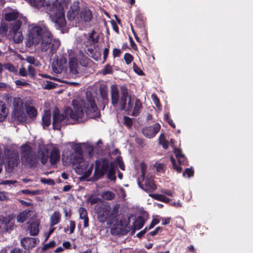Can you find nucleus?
<instances>
[{"label":"nucleus","mask_w":253,"mask_h":253,"mask_svg":"<svg viewBox=\"0 0 253 253\" xmlns=\"http://www.w3.org/2000/svg\"><path fill=\"white\" fill-rule=\"evenodd\" d=\"M86 99L85 102L74 99L72 104L74 111L68 107L65 110V114H60L59 110L54 111L52 122L53 129H60L62 125L68 116L73 121H79L80 119L84 117V109L87 117L93 119L99 118L100 113L98 110L94 97L90 92L86 93Z\"/></svg>","instance_id":"obj_1"},{"label":"nucleus","mask_w":253,"mask_h":253,"mask_svg":"<svg viewBox=\"0 0 253 253\" xmlns=\"http://www.w3.org/2000/svg\"><path fill=\"white\" fill-rule=\"evenodd\" d=\"M46 8L52 21L54 23L57 29H62L66 26L64 8L60 3L56 1L49 4L46 5Z\"/></svg>","instance_id":"obj_2"},{"label":"nucleus","mask_w":253,"mask_h":253,"mask_svg":"<svg viewBox=\"0 0 253 253\" xmlns=\"http://www.w3.org/2000/svg\"><path fill=\"white\" fill-rule=\"evenodd\" d=\"M21 161L22 165L30 169L35 168L39 162L36 152L28 144H23L21 147Z\"/></svg>","instance_id":"obj_3"},{"label":"nucleus","mask_w":253,"mask_h":253,"mask_svg":"<svg viewBox=\"0 0 253 253\" xmlns=\"http://www.w3.org/2000/svg\"><path fill=\"white\" fill-rule=\"evenodd\" d=\"M41 48L42 52L49 50V54L52 56L56 53L60 45V42L58 39H53V36L48 31L44 32L41 40Z\"/></svg>","instance_id":"obj_4"},{"label":"nucleus","mask_w":253,"mask_h":253,"mask_svg":"<svg viewBox=\"0 0 253 253\" xmlns=\"http://www.w3.org/2000/svg\"><path fill=\"white\" fill-rule=\"evenodd\" d=\"M3 156L5 160L6 170L10 173L20 162L19 154L14 150L6 148L4 150Z\"/></svg>","instance_id":"obj_5"},{"label":"nucleus","mask_w":253,"mask_h":253,"mask_svg":"<svg viewBox=\"0 0 253 253\" xmlns=\"http://www.w3.org/2000/svg\"><path fill=\"white\" fill-rule=\"evenodd\" d=\"M95 167L92 177L89 180L92 182L98 181L108 171L110 165L109 160L103 158L100 160H97L95 162Z\"/></svg>","instance_id":"obj_6"},{"label":"nucleus","mask_w":253,"mask_h":253,"mask_svg":"<svg viewBox=\"0 0 253 253\" xmlns=\"http://www.w3.org/2000/svg\"><path fill=\"white\" fill-rule=\"evenodd\" d=\"M42 34V29L41 26H33L29 30L26 46L31 47L33 45H38L41 42Z\"/></svg>","instance_id":"obj_7"},{"label":"nucleus","mask_w":253,"mask_h":253,"mask_svg":"<svg viewBox=\"0 0 253 253\" xmlns=\"http://www.w3.org/2000/svg\"><path fill=\"white\" fill-rule=\"evenodd\" d=\"M21 22L17 20L10 24V28L8 35L9 38H12L16 43H19L23 41V36L19 30L21 27Z\"/></svg>","instance_id":"obj_8"},{"label":"nucleus","mask_w":253,"mask_h":253,"mask_svg":"<svg viewBox=\"0 0 253 253\" xmlns=\"http://www.w3.org/2000/svg\"><path fill=\"white\" fill-rule=\"evenodd\" d=\"M111 207L109 205L102 204L97 209L96 213L98 220L103 223L110 217Z\"/></svg>","instance_id":"obj_9"},{"label":"nucleus","mask_w":253,"mask_h":253,"mask_svg":"<svg viewBox=\"0 0 253 253\" xmlns=\"http://www.w3.org/2000/svg\"><path fill=\"white\" fill-rule=\"evenodd\" d=\"M74 153L71 155L70 159L74 165L80 164L83 161V150L81 146L75 145L73 148Z\"/></svg>","instance_id":"obj_10"},{"label":"nucleus","mask_w":253,"mask_h":253,"mask_svg":"<svg viewBox=\"0 0 253 253\" xmlns=\"http://www.w3.org/2000/svg\"><path fill=\"white\" fill-rule=\"evenodd\" d=\"M39 240L35 238L24 237L21 239L20 244L25 251H30L39 243Z\"/></svg>","instance_id":"obj_11"},{"label":"nucleus","mask_w":253,"mask_h":253,"mask_svg":"<svg viewBox=\"0 0 253 253\" xmlns=\"http://www.w3.org/2000/svg\"><path fill=\"white\" fill-rule=\"evenodd\" d=\"M121 98L120 101L119 102V109L121 111L125 110L126 105L127 98L128 96V89L126 85L120 86Z\"/></svg>","instance_id":"obj_12"},{"label":"nucleus","mask_w":253,"mask_h":253,"mask_svg":"<svg viewBox=\"0 0 253 253\" xmlns=\"http://www.w3.org/2000/svg\"><path fill=\"white\" fill-rule=\"evenodd\" d=\"M138 184L142 189L147 192H152L157 189V186L155 184L154 181L150 178H146L144 184L140 181L138 182Z\"/></svg>","instance_id":"obj_13"},{"label":"nucleus","mask_w":253,"mask_h":253,"mask_svg":"<svg viewBox=\"0 0 253 253\" xmlns=\"http://www.w3.org/2000/svg\"><path fill=\"white\" fill-rule=\"evenodd\" d=\"M160 127L161 126L158 124L147 127L143 130V134L149 138H152L159 131Z\"/></svg>","instance_id":"obj_14"},{"label":"nucleus","mask_w":253,"mask_h":253,"mask_svg":"<svg viewBox=\"0 0 253 253\" xmlns=\"http://www.w3.org/2000/svg\"><path fill=\"white\" fill-rule=\"evenodd\" d=\"M79 2L78 1L74 2L67 13L68 19L71 21L74 20L79 14Z\"/></svg>","instance_id":"obj_15"},{"label":"nucleus","mask_w":253,"mask_h":253,"mask_svg":"<svg viewBox=\"0 0 253 253\" xmlns=\"http://www.w3.org/2000/svg\"><path fill=\"white\" fill-rule=\"evenodd\" d=\"M17 106L15 105V111H13L11 117L13 120L18 121L21 123H25L27 121V116L24 111L21 109H18Z\"/></svg>","instance_id":"obj_16"},{"label":"nucleus","mask_w":253,"mask_h":253,"mask_svg":"<svg viewBox=\"0 0 253 253\" xmlns=\"http://www.w3.org/2000/svg\"><path fill=\"white\" fill-rule=\"evenodd\" d=\"M111 99L113 107H117L119 102V91L116 85L111 86Z\"/></svg>","instance_id":"obj_17"},{"label":"nucleus","mask_w":253,"mask_h":253,"mask_svg":"<svg viewBox=\"0 0 253 253\" xmlns=\"http://www.w3.org/2000/svg\"><path fill=\"white\" fill-rule=\"evenodd\" d=\"M49 158L51 165H56L59 161L60 158V152L58 149L53 148L50 151Z\"/></svg>","instance_id":"obj_18"},{"label":"nucleus","mask_w":253,"mask_h":253,"mask_svg":"<svg viewBox=\"0 0 253 253\" xmlns=\"http://www.w3.org/2000/svg\"><path fill=\"white\" fill-rule=\"evenodd\" d=\"M80 17L85 22H90L92 18V12L88 8H84L80 13Z\"/></svg>","instance_id":"obj_19"},{"label":"nucleus","mask_w":253,"mask_h":253,"mask_svg":"<svg viewBox=\"0 0 253 253\" xmlns=\"http://www.w3.org/2000/svg\"><path fill=\"white\" fill-rule=\"evenodd\" d=\"M135 24L141 31L144 30L146 25V18L142 13H138L135 18Z\"/></svg>","instance_id":"obj_20"},{"label":"nucleus","mask_w":253,"mask_h":253,"mask_svg":"<svg viewBox=\"0 0 253 253\" xmlns=\"http://www.w3.org/2000/svg\"><path fill=\"white\" fill-rule=\"evenodd\" d=\"M99 91L100 96L102 98V104H103V109H104L106 105H108L109 102L107 87L106 86H100L99 88Z\"/></svg>","instance_id":"obj_21"},{"label":"nucleus","mask_w":253,"mask_h":253,"mask_svg":"<svg viewBox=\"0 0 253 253\" xmlns=\"http://www.w3.org/2000/svg\"><path fill=\"white\" fill-rule=\"evenodd\" d=\"M66 60L64 58H61L59 60H57L56 63L52 65L53 71L57 74L61 73L63 70V63H65Z\"/></svg>","instance_id":"obj_22"},{"label":"nucleus","mask_w":253,"mask_h":253,"mask_svg":"<svg viewBox=\"0 0 253 253\" xmlns=\"http://www.w3.org/2000/svg\"><path fill=\"white\" fill-rule=\"evenodd\" d=\"M40 223L38 221H32L28 227L31 236H36L39 232Z\"/></svg>","instance_id":"obj_23"},{"label":"nucleus","mask_w":253,"mask_h":253,"mask_svg":"<svg viewBox=\"0 0 253 253\" xmlns=\"http://www.w3.org/2000/svg\"><path fill=\"white\" fill-rule=\"evenodd\" d=\"M142 108V104L139 99L136 98L134 100V106L132 113L130 114L132 116H138Z\"/></svg>","instance_id":"obj_24"},{"label":"nucleus","mask_w":253,"mask_h":253,"mask_svg":"<svg viewBox=\"0 0 253 253\" xmlns=\"http://www.w3.org/2000/svg\"><path fill=\"white\" fill-rule=\"evenodd\" d=\"M145 223V220L143 216L139 215L135 218V221L133 223V230L132 231V234H133L135 230H139L144 225Z\"/></svg>","instance_id":"obj_25"},{"label":"nucleus","mask_w":253,"mask_h":253,"mask_svg":"<svg viewBox=\"0 0 253 253\" xmlns=\"http://www.w3.org/2000/svg\"><path fill=\"white\" fill-rule=\"evenodd\" d=\"M51 123V113L49 110H45L42 117V125L44 129L48 127Z\"/></svg>","instance_id":"obj_26"},{"label":"nucleus","mask_w":253,"mask_h":253,"mask_svg":"<svg viewBox=\"0 0 253 253\" xmlns=\"http://www.w3.org/2000/svg\"><path fill=\"white\" fill-rule=\"evenodd\" d=\"M69 66L70 71L73 75H77L79 74L78 70V64L75 58H72L70 60Z\"/></svg>","instance_id":"obj_27"},{"label":"nucleus","mask_w":253,"mask_h":253,"mask_svg":"<svg viewBox=\"0 0 253 253\" xmlns=\"http://www.w3.org/2000/svg\"><path fill=\"white\" fill-rule=\"evenodd\" d=\"M87 54L96 61H99L101 59V54L100 52L96 49L92 48H88L87 49Z\"/></svg>","instance_id":"obj_28"},{"label":"nucleus","mask_w":253,"mask_h":253,"mask_svg":"<svg viewBox=\"0 0 253 253\" xmlns=\"http://www.w3.org/2000/svg\"><path fill=\"white\" fill-rule=\"evenodd\" d=\"M18 16L19 13L16 10H14L5 13L4 19L6 21L10 22L16 20Z\"/></svg>","instance_id":"obj_29"},{"label":"nucleus","mask_w":253,"mask_h":253,"mask_svg":"<svg viewBox=\"0 0 253 253\" xmlns=\"http://www.w3.org/2000/svg\"><path fill=\"white\" fill-rule=\"evenodd\" d=\"M30 211H24L20 213L17 216V221L18 222L23 223L28 218L30 215Z\"/></svg>","instance_id":"obj_30"},{"label":"nucleus","mask_w":253,"mask_h":253,"mask_svg":"<svg viewBox=\"0 0 253 253\" xmlns=\"http://www.w3.org/2000/svg\"><path fill=\"white\" fill-rule=\"evenodd\" d=\"M61 219V214L58 211H55L50 217V225L53 226L58 223Z\"/></svg>","instance_id":"obj_31"},{"label":"nucleus","mask_w":253,"mask_h":253,"mask_svg":"<svg viewBox=\"0 0 253 253\" xmlns=\"http://www.w3.org/2000/svg\"><path fill=\"white\" fill-rule=\"evenodd\" d=\"M26 111L29 117L31 119H34L37 116V111L34 106H27L26 108Z\"/></svg>","instance_id":"obj_32"},{"label":"nucleus","mask_w":253,"mask_h":253,"mask_svg":"<svg viewBox=\"0 0 253 253\" xmlns=\"http://www.w3.org/2000/svg\"><path fill=\"white\" fill-rule=\"evenodd\" d=\"M149 196L151 198L163 202L169 203L170 199L166 196L159 194H150Z\"/></svg>","instance_id":"obj_33"},{"label":"nucleus","mask_w":253,"mask_h":253,"mask_svg":"<svg viewBox=\"0 0 253 253\" xmlns=\"http://www.w3.org/2000/svg\"><path fill=\"white\" fill-rule=\"evenodd\" d=\"M7 115V109L5 104L0 101V121H3Z\"/></svg>","instance_id":"obj_34"},{"label":"nucleus","mask_w":253,"mask_h":253,"mask_svg":"<svg viewBox=\"0 0 253 253\" xmlns=\"http://www.w3.org/2000/svg\"><path fill=\"white\" fill-rule=\"evenodd\" d=\"M107 178L112 181H115L116 180V176L115 175V169L112 163L110 164L109 169H108Z\"/></svg>","instance_id":"obj_35"},{"label":"nucleus","mask_w":253,"mask_h":253,"mask_svg":"<svg viewBox=\"0 0 253 253\" xmlns=\"http://www.w3.org/2000/svg\"><path fill=\"white\" fill-rule=\"evenodd\" d=\"M30 4L34 7L41 8L44 5V0H28Z\"/></svg>","instance_id":"obj_36"},{"label":"nucleus","mask_w":253,"mask_h":253,"mask_svg":"<svg viewBox=\"0 0 253 253\" xmlns=\"http://www.w3.org/2000/svg\"><path fill=\"white\" fill-rule=\"evenodd\" d=\"M120 207L119 204H116L114 206L113 209L111 210L110 217H112V218L113 219L118 216Z\"/></svg>","instance_id":"obj_37"},{"label":"nucleus","mask_w":253,"mask_h":253,"mask_svg":"<svg viewBox=\"0 0 253 253\" xmlns=\"http://www.w3.org/2000/svg\"><path fill=\"white\" fill-rule=\"evenodd\" d=\"M102 197L106 200H112L115 198V195L111 191H107L103 193Z\"/></svg>","instance_id":"obj_38"},{"label":"nucleus","mask_w":253,"mask_h":253,"mask_svg":"<svg viewBox=\"0 0 253 253\" xmlns=\"http://www.w3.org/2000/svg\"><path fill=\"white\" fill-rule=\"evenodd\" d=\"M170 160L172 164L173 169L176 170L177 172L180 173L182 171V168L180 166L177 165L176 160L173 156H170Z\"/></svg>","instance_id":"obj_39"},{"label":"nucleus","mask_w":253,"mask_h":253,"mask_svg":"<svg viewBox=\"0 0 253 253\" xmlns=\"http://www.w3.org/2000/svg\"><path fill=\"white\" fill-rule=\"evenodd\" d=\"M159 142L164 149H166L168 148V141L166 139L163 134H161L159 137Z\"/></svg>","instance_id":"obj_40"},{"label":"nucleus","mask_w":253,"mask_h":253,"mask_svg":"<svg viewBox=\"0 0 253 253\" xmlns=\"http://www.w3.org/2000/svg\"><path fill=\"white\" fill-rule=\"evenodd\" d=\"M124 124L128 128H130L132 127L133 122L131 118L127 116H124Z\"/></svg>","instance_id":"obj_41"},{"label":"nucleus","mask_w":253,"mask_h":253,"mask_svg":"<svg viewBox=\"0 0 253 253\" xmlns=\"http://www.w3.org/2000/svg\"><path fill=\"white\" fill-rule=\"evenodd\" d=\"M56 246V243L54 241L52 240L50 241L48 243L45 244L42 248V251H45L49 249L54 247Z\"/></svg>","instance_id":"obj_42"},{"label":"nucleus","mask_w":253,"mask_h":253,"mask_svg":"<svg viewBox=\"0 0 253 253\" xmlns=\"http://www.w3.org/2000/svg\"><path fill=\"white\" fill-rule=\"evenodd\" d=\"M79 213H80V217L81 219H84L85 218H88L87 216V212L86 210L84 208H80L79 209Z\"/></svg>","instance_id":"obj_43"},{"label":"nucleus","mask_w":253,"mask_h":253,"mask_svg":"<svg viewBox=\"0 0 253 253\" xmlns=\"http://www.w3.org/2000/svg\"><path fill=\"white\" fill-rule=\"evenodd\" d=\"M5 69H7L10 72L15 73L17 72L15 66L11 63H6L3 65Z\"/></svg>","instance_id":"obj_44"},{"label":"nucleus","mask_w":253,"mask_h":253,"mask_svg":"<svg viewBox=\"0 0 253 253\" xmlns=\"http://www.w3.org/2000/svg\"><path fill=\"white\" fill-rule=\"evenodd\" d=\"M113 70L112 66L109 64L106 65L102 70V73L104 75L112 74Z\"/></svg>","instance_id":"obj_45"},{"label":"nucleus","mask_w":253,"mask_h":253,"mask_svg":"<svg viewBox=\"0 0 253 253\" xmlns=\"http://www.w3.org/2000/svg\"><path fill=\"white\" fill-rule=\"evenodd\" d=\"M124 60L126 62V63L127 65H128L133 61V57L131 54L126 53L124 55Z\"/></svg>","instance_id":"obj_46"},{"label":"nucleus","mask_w":253,"mask_h":253,"mask_svg":"<svg viewBox=\"0 0 253 253\" xmlns=\"http://www.w3.org/2000/svg\"><path fill=\"white\" fill-rule=\"evenodd\" d=\"M95 34V31L92 30L88 37V40L90 41L93 43H97L98 41V36H97L96 38L94 37Z\"/></svg>","instance_id":"obj_47"},{"label":"nucleus","mask_w":253,"mask_h":253,"mask_svg":"<svg viewBox=\"0 0 253 253\" xmlns=\"http://www.w3.org/2000/svg\"><path fill=\"white\" fill-rule=\"evenodd\" d=\"M194 171L192 168H186L183 172V175H187L188 177H190L194 176Z\"/></svg>","instance_id":"obj_48"},{"label":"nucleus","mask_w":253,"mask_h":253,"mask_svg":"<svg viewBox=\"0 0 253 253\" xmlns=\"http://www.w3.org/2000/svg\"><path fill=\"white\" fill-rule=\"evenodd\" d=\"M10 253H30V251H23L17 247H15L10 250Z\"/></svg>","instance_id":"obj_49"},{"label":"nucleus","mask_w":253,"mask_h":253,"mask_svg":"<svg viewBox=\"0 0 253 253\" xmlns=\"http://www.w3.org/2000/svg\"><path fill=\"white\" fill-rule=\"evenodd\" d=\"M133 71L138 75L142 76L144 75V72L142 71V70L138 67L136 63H133Z\"/></svg>","instance_id":"obj_50"},{"label":"nucleus","mask_w":253,"mask_h":253,"mask_svg":"<svg viewBox=\"0 0 253 253\" xmlns=\"http://www.w3.org/2000/svg\"><path fill=\"white\" fill-rule=\"evenodd\" d=\"M87 201L91 205H93L100 201L101 199L99 198L93 197L92 196H91L89 197Z\"/></svg>","instance_id":"obj_51"},{"label":"nucleus","mask_w":253,"mask_h":253,"mask_svg":"<svg viewBox=\"0 0 253 253\" xmlns=\"http://www.w3.org/2000/svg\"><path fill=\"white\" fill-rule=\"evenodd\" d=\"M56 84L51 82L47 81L44 85V88L46 89H51L56 87Z\"/></svg>","instance_id":"obj_52"},{"label":"nucleus","mask_w":253,"mask_h":253,"mask_svg":"<svg viewBox=\"0 0 253 253\" xmlns=\"http://www.w3.org/2000/svg\"><path fill=\"white\" fill-rule=\"evenodd\" d=\"M177 159L179 165H186L187 164V158L184 155H183Z\"/></svg>","instance_id":"obj_53"},{"label":"nucleus","mask_w":253,"mask_h":253,"mask_svg":"<svg viewBox=\"0 0 253 253\" xmlns=\"http://www.w3.org/2000/svg\"><path fill=\"white\" fill-rule=\"evenodd\" d=\"M152 98L154 104L157 106V107L159 108L160 106H161V103L159 99L156 94H152Z\"/></svg>","instance_id":"obj_54"},{"label":"nucleus","mask_w":253,"mask_h":253,"mask_svg":"<svg viewBox=\"0 0 253 253\" xmlns=\"http://www.w3.org/2000/svg\"><path fill=\"white\" fill-rule=\"evenodd\" d=\"M132 106L131 104V100L130 97L129 98V100L127 103L126 105V107L125 109V111L127 112V114L130 115L129 112L132 111Z\"/></svg>","instance_id":"obj_55"},{"label":"nucleus","mask_w":253,"mask_h":253,"mask_svg":"<svg viewBox=\"0 0 253 253\" xmlns=\"http://www.w3.org/2000/svg\"><path fill=\"white\" fill-rule=\"evenodd\" d=\"M28 73L29 74V76L30 77L33 78L36 76V73L35 69L34 67H32L31 65H29L28 67Z\"/></svg>","instance_id":"obj_56"},{"label":"nucleus","mask_w":253,"mask_h":253,"mask_svg":"<svg viewBox=\"0 0 253 253\" xmlns=\"http://www.w3.org/2000/svg\"><path fill=\"white\" fill-rule=\"evenodd\" d=\"M160 222V220L157 218H154L152 219L150 224L147 227V229L149 230L153 228L156 225Z\"/></svg>","instance_id":"obj_57"},{"label":"nucleus","mask_w":253,"mask_h":253,"mask_svg":"<svg viewBox=\"0 0 253 253\" xmlns=\"http://www.w3.org/2000/svg\"><path fill=\"white\" fill-rule=\"evenodd\" d=\"M109 47H110V45L108 44L107 47H106L103 50V63L105 62V61H106V60L108 57L109 52Z\"/></svg>","instance_id":"obj_58"},{"label":"nucleus","mask_w":253,"mask_h":253,"mask_svg":"<svg viewBox=\"0 0 253 253\" xmlns=\"http://www.w3.org/2000/svg\"><path fill=\"white\" fill-rule=\"evenodd\" d=\"M41 181L44 184H47L48 185H53L54 181L51 179L42 178Z\"/></svg>","instance_id":"obj_59"},{"label":"nucleus","mask_w":253,"mask_h":253,"mask_svg":"<svg viewBox=\"0 0 253 253\" xmlns=\"http://www.w3.org/2000/svg\"><path fill=\"white\" fill-rule=\"evenodd\" d=\"M160 230H162V228L161 227H156L154 230L149 232L147 236L151 235L152 236H155L157 235Z\"/></svg>","instance_id":"obj_60"},{"label":"nucleus","mask_w":253,"mask_h":253,"mask_svg":"<svg viewBox=\"0 0 253 253\" xmlns=\"http://www.w3.org/2000/svg\"><path fill=\"white\" fill-rule=\"evenodd\" d=\"M121 51L119 48H114L113 50V56L114 58L120 57L121 54Z\"/></svg>","instance_id":"obj_61"},{"label":"nucleus","mask_w":253,"mask_h":253,"mask_svg":"<svg viewBox=\"0 0 253 253\" xmlns=\"http://www.w3.org/2000/svg\"><path fill=\"white\" fill-rule=\"evenodd\" d=\"M174 153L176 156V159H178L179 157L182 156L183 155H184L182 153L181 150L180 149L178 148H175L174 150Z\"/></svg>","instance_id":"obj_62"},{"label":"nucleus","mask_w":253,"mask_h":253,"mask_svg":"<svg viewBox=\"0 0 253 253\" xmlns=\"http://www.w3.org/2000/svg\"><path fill=\"white\" fill-rule=\"evenodd\" d=\"M111 24L113 29L117 33H119V28H118V26L117 23H116V22L114 20H112L111 21Z\"/></svg>","instance_id":"obj_63"},{"label":"nucleus","mask_w":253,"mask_h":253,"mask_svg":"<svg viewBox=\"0 0 253 253\" xmlns=\"http://www.w3.org/2000/svg\"><path fill=\"white\" fill-rule=\"evenodd\" d=\"M48 157L47 154H45L44 153L42 154L41 158V163L43 165H45L46 163L47 162Z\"/></svg>","instance_id":"obj_64"}]
</instances>
